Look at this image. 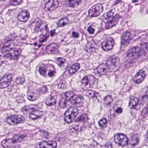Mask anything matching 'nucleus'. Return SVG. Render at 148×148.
Masks as SVG:
<instances>
[{
	"label": "nucleus",
	"instance_id": "obj_1",
	"mask_svg": "<svg viewBox=\"0 0 148 148\" xmlns=\"http://www.w3.org/2000/svg\"><path fill=\"white\" fill-rule=\"evenodd\" d=\"M65 99L68 101L70 100L71 103L76 107L80 108L83 105L84 97L81 95H75L72 91L64 93Z\"/></svg>",
	"mask_w": 148,
	"mask_h": 148
},
{
	"label": "nucleus",
	"instance_id": "obj_2",
	"mask_svg": "<svg viewBox=\"0 0 148 148\" xmlns=\"http://www.w3.org/2000/svg\"><path fill=\"white\" fill-rule=\"evenodd\" d=\"M145 56V53L139 47H134L129 49L126 53V57L131 60L137 59L143 61Z\"/></svg>",
	"mask_w": 148,
	"mask_h": 148
},
{
	"label": "nucleus",
	"instance_id": "obj_3",
	"mask_svg": "<svg viewBox=\"0 0 148 148\" xmlns=\"http://www.w3.org/2000/svg\"><path fill=\"white\" fill-rule=\"evenodd\" d=\"M5 121L10 125H14L18 123H23L25 118L21 115H15L7 116Z\"/></svg>",
	"mask_w": 148,
	"mask_h": 148
},
{
	"label": "nucleus",
	"instance_id": "obj_4",
	"mask_svg": "<svg viewBox=\"0 0 148 148\" xmlns=\"http://www.w3.org/2000/svg\"><path fill=\"white\" fill-rule=\"evenodd\" d=\"M114 140L116 144L122 147L126 146L128 144V139L126 135L123 134L118 133L114 135Z\"/></svg>",
	"mask_w": 148,
	"mask_h": 148
},
{
	"label": "nucleus",
	"instance_id": "obj_5",
	"mask_svg": "<svg viewBox=\"0 0 148 148\" xmlns=\"http://www.w3.org/2000/svg\"><path fill=\"white\" fill-rule=\"evenodd\" d=\"M113 14L112 10H111L102 15V25L105 26L106 29H110L114 26L111 20L107 21V19L111 16Z\"/></svg>",
	"mask_w": 148,
	"mask_h": 148
},
{
	"label": "nucleus",
	"instance_id": "obj_6",
	"mask_svg": "<svg viewBox=\"0 0 148 148\" xmlns=\"http://www.w3.org/2000/svg\"><path fill=\"white\" fill-rule=\"evenodd\" d=\"M45 3L44 9L50 12L53 11L58 7L59 3L58 0H45Z\"/></svg>",
	"mask_w": 148,
	"mask_h": 148
},
{
	"label": "nucleus",
	"instance_id": "obj_7",
	"mask_svg": "<svg viewBox=\"0 0 148 148\" xmlns=\"http://www.w3.org/2000/svg\"><path fill=\"white\" fill-rule=\"evenodd\" d=\"M95 78L92 75H86L82 79L81 82L87 88L93 87L95 82Z\"/></svg>",
	"mask_w": 148,
	"mask_h": 148
},
{
	"label": "nucleus",
	"instance_id": "obj_8",
	"mask_svg": "<svg viewBox=\"0 0 148 148\" xmlns=\"http://www.w3.org/2000/svg\"><path fill=\"white\" fill-rule=\"evenodd\" d=\"M12 79V74L5 75L0 79V88H7L10 85Z\"/></svg>",
	"mask_w": 148,
	"mask_h": 148
},
{
	"label": "nucleus",
	"instance_id": "obj_9",
	"mask_svg": "<svg viewBox=\"0 0 148 148\" xmlns=\"http://www.w3.org/2000/svg\"><path fill=\"white\" fill-rule=\"evenodd\" d=\"M29 17V12L28 10L22 8L20 9L17 16L19 21L25 22L28 20Z\"/></svg>",
	"mask_w": 148,
	"mask_h": 148
},
{
	"label": "nucleus",
	"instance_id": "obj_10",
	"mask_svg": "<svg viewBox=\"0 0 148 148\" xmlns=\"http://www.w3.org/2000/svg\"><path fill=\"white\" fill-rule=\"evenodd\" d=\"M146 75V73L144 70H140L134 76V82L138 84L142 82L144 80Z\"/></svg>",
	"mask_w": 148,
	"mask_h": 148
},
{
	"label": "nucleus",
	"instance_id": "obj_11",
	"mask_svg": "<svg viewBox=\"0 0 148 148\" xmlns=\"http://www.w3.org/2000/svg\"><path fill=\"white\" fill-rule=\"evenodd\" d=\"M38 145V148H56L57 146V143L55 141L40 142Z\"/></svg>",
	"mask_w": 148,
	"mask_h": 148
},
{
	"label": "nucleus",
	"instance_id": "obj_12",
	"mask_svg": "<svg viewBox=\"0 0 148 148\" xmlns=\"http://www.w3.org/2000/svg\"><path fill=\"white\" fill-rule=\"evenodd\" d=\"M26 136V135H20L18 137V139H17L4 140L1 142V145L3 147L6 148L8 146V143H17L23 140Z\"/></svg>",
	"mask_w": 148,
	"mask_h": 148
},
{
	"label": "nucleus",
	"instance_id": "obj_13",
	"mask_svg": "<svg viewBox=\"0 0 148 148\" xmlns=\"http://www.w3.org/2000/svg\"><path fill=\"white\" fill-rule=\"evenodd\" d=\"M132 34L130 32L126 31L122 35L121 39V44L124 46H127L130 43V40L132 39Z\"/></svg>",
	"mask_w": 148,
	"mask_h": 148
},
{
	"label": "nucleus",
	"instance_id": "obj_14",
	"mask_svg": "<svg viewBox=\"0 0 148 148\" xmlns=\"http://www.w3.org/2000/svg\"><path fill=\"white\" fill-rule=\"evenodd\" d=\"M114 43V40L112 38L110 37H107L104 45V47L106 49L102 46V49L104 51H107L111 50L113 48Z\"/></svg>",
	"mask_w": 148,
	"mask_h": 148
},
{
	"label": "nucleus",
	"instance_id": "obj_15",
	"mask_svg": "<svg viewBox=\"0 0 148 148\" xmlns=\"http://www.w3.org/2000/svg\"><path fill=\"white\" fill-rule=\"evenodd\" d=\"M140 101L138 98L133 97V99H132V97H131L129 102V104L130 106H132V108L138 110L139 108V104Z\"/></svg>",
	"mask_w": 148,
	"mask_h": 148
},
{
	"label": "nucleus",
	"instance_id": "obj_16",
	"mask_svg": "<svg viewBox=\"0 0 148 148\" xmlns=\"http://www.w3.org/2000/svg\"><path fill=\"white\" fill-rule=\"evenodd\" d=\"M56 62L58 66H60L63 69L66 68L68 66L67 61L64 58H58L57 59Z\"/></svg>",
	"mask_w": 148,
	"mask_h": 148
},
{
	"label": "nucleus",
	"instance_id": "obj_17",
	"mask_svg": "<svg viewBox=\"0 0 148 148\" xmlns=\"http://www.w3.org/2000/svg\"><path fill=\"white\" fill-rule=\"evenodd\" d=\"M89 16L91 17L97 16L99 14V12L96 6L94 5L88 11Z\"/></svg>",
	"mask_w": 148,
	"mask_h": 148
},
{
	"label": "nucleus",
	"instance_id": "obj_18",
	"mask_svg": "<svg viewBox=\"0 0 148 148\" xmlns=\"http://www.w3.org/2000/svg\"><path fill=\"white\" fill-rule=\"evenodd\" d=\"M41 25L40 22L34 21L31 22L30 25L31 27H34V29L35 32H41V29L40 28Z\"/></svg>",
	"mask_w": 148,
	"mask_h": 148
},
{
	"label": "nucleus",
	"instance_id": "obj_19",
	"mask_svg": "<svg viewBox=\"0 0 148 148\" xmlns=\"http://www.w3.org/2000/svg\"><path fill=\"white\" fill-rule=\"evenodd\" d=\"M130 138H132V140L135 141V143L131 144L132 146H135L137 145L139 142V135L135 133H132L130 134Z\"/></svg>",
	"mask_w": 148,
	"mask_h": 148
},
{
	"label": "nucleus",
	"instance_id": "obj_20",
	"mask_svg": "<svg viewBox=\"0 0 148 148\" xmlns=\"http://www.w3.org/2000/svg\"><path fill=\"white\" fill-rule=\"evenodd\" d=\"M57 45L55 43L50 44L47 46L46 48V51L49 53H54L57 49Z\"/></svg>",
	"mask_w": 148,
	"mask_h": 148
},
{
	"label": "nucleus",
	"instance_id": "obj_21",
	"mask_svg": "<svg viewBox=\"0 0 148 148\" xmlns=\"http://www.w3.org/2000/svg\"><path fill=\"white\" fill-rule=\"evenodd\" d=\"M12 40H7L5 41L2 49V51L3 52H5L10 51L13 48L9 47L10 46V45L12 43Z\"/></svg>",
	"mask_w": 148,
	"mask_h": 148
},
{
	"label": "nucleus",
	"instance_id": "obj_22",
	"mask_svg": "<svg viewBox=\"0 0 148 148\" xmlns=\"http://www.w3.org/2000/svg\"><path fill=\"white\" fill-rule=\"evenodd\" d=\"M79 68V64L78 63H75L71 66L70 69L67 70V72L70 74H74L76 72Z\"/></svg>",
	"mask_w": 148,
	"mask_h": 148
},
{
	"label": "nucleus",
	"instance_id": "obj_23",
	"mask_svg": "<svg viewBox=\"0 0 148 148\" xmlns=\"http://www.w3.org/2000/svg\"><path fill=\"white\" fill-rule=\"evenodd\" d=\"M1 57V62L2 63H4L6 61L13 59V56L10 53H8L3 56H0Z\"/></svg>",
	"mask_w": 148,
	"mask_h": 148
},
{
	"label": "nucleus",
	"instance_id": "obj_24",
	"mask_svg": "<svg viewBox=\"0 0 148 148\" xmlns=\"http://www.w3.org/2000/svg\"><path fill=\"white\" fill-rule=\"evenodd\" d=\"M69 113H70L72 115L73 117L75 118L79 113V111L77 108L75 107H71L67 110Z\"/></svg>",
	"mask_w": 148,
	"mask_h": 148
},
{
	"label": "nucleus",
	"instance_id": "obj_25",
	"mask_svg": "<svg viewBox=\"0 0 148 148\" xmlns=\"http://www.w3.org/2000/svg\"><path fill=\"white\" fill-rule=\"evenodd\" d=\"M89 119L88 115L85 113L82 114L79 117L77 118L76 120V121H80L83 123L87 122Z\"/></svg>",
	"mask_w": 148,
	"mask_h": 148
},
{
	"label": "nucleus",
	"instance_id": "obj_26",
	"mask_svg": "<svg viewBox=\"0 0 148 148\" xmlns=\"http://www.w3.org/2000/svg\"><path fill=\"white\" fill-rule=\"evenodd\" d=\"M68 112L66 110L64 114V120L66 122L68 123H71L72 121L75 118L73 117V116L71 114H67Z\"/></svg>",
	"mask_w": 148,
	"mask_h": 148
},
{
	"label": "nucleus",
	"instance_id": "obj_27",
	"mask_svg": "<svg viewBox=\"0 0 148 148\" xmlns=\"http://www.w3.org/2000/svg\"><path fill=\"white\" fill-rule=\"evenodd\" d=\"M82 0H69L68 5L70 7H74L81 3Z\"/></svg>",
	"mask_w": 148,
	"mask_h": 148
},
{
	"label": "nucleus",
	"instance_id": "obj_28",
	"mask_svg": "<svg viewBox=\"0 0 148 148\" xmlns=\"http://www.w3.org/2000/svg\"><path fill=\"white\" fill-rule=\"evenodd\" d=\"M138 39L140 41V43L141 45L146 44L147 43L148 36L146 34H143L141 36H139Z\"/></svg>",
	"mask_w": 148,
	"mask_h": 148
},
{
	"label": "nucleus",
	"instance_id": "obj_29",
	"mask_svg": "<svg viewBox=\"0 0 148 148\" xmlns=\"http://www.w3.org/2000/svg\"><path fill=\"white\" fill-rule=\"evenodd\" d=\"M38 114L39 111L35 110L34 112H32L30 114L29 117L32 120H35L40 118V116L38 115Z\"/></svg>",
	"mask_w": 148,
	"mask_h": 148
},
{
	"label": "nucleus",
	"instance_id": "obj_30",
	"mask_svg": "<svg viewBox=\"0 0 148 148\" xmlns=\"http://www.w3.org/2000/svg\"><path fill=\"white\" fill-rule=\"evenodd\" d=\"M38 70L40 74L44 77H45L46 75L47 69L45 66L44 65H40L39 68Z\"/></svg>",
	"mask_w": 148,
	"mask_h": 148
},
{
	"label": "nucleus",
	"instance_id": "obj_31",
	"mask_svg": "<svg viewBox=\"0 0 148 148\" xmlns=\"http://www.w3.org/2000/svg\"><path fill=\"white\" fill-rule=\"evenodd\" d=\"M95 93L96 94V91L91 90H88L86 92V95L90 99H94V96L99 95L98 94H95Z\"/></svg>",
	"mask_w": 148,
	"mask_h": 148
},
{
	"label": "nucleus",
	"instance_id": "obj_32",
	"mask_svg": "<svg viewBox=\"0 0 148 148\" xmlns=\"http://www.w3.org/2000/svg\"><path fill=\"white\" fill-rule=\"evenodd\" d=\"M122 17L119 14H116L115 16L113 17L111 21L115 26L118 22L119 20L122 18Z\"/></svg>",
	"mask_w": 148,
	"mask_h": 148
},
{
	"label": "nucleus",
	"instance_id": "obj_33",
	"mask_svg": "<svg viewBox=\"0 0 148 148\" xmlns=\"http://www.w3.org/2000/svg\"><path fill=\"white\" fill-rule=\"evenodd\" d=\"M112 101V99L110 95H108L103 99L104 103L106 106L110 105Z\"/></svg>",
	"mask_w": 148,
	"mask_h": 148
},
{
	"label": "nucleus",
	"instance_id": "obj_34",
	"mask_svg": "<svg viewBox=\"0 0 148 148\" xmlns=\"http://www.w3.org/2000/svg\"><path fill=\"white\" fill-rule=\"evenodd\" d=\"M27 97L28 100L31 101H34L38 99V96L37 94L33 92L30 95H28Z\"/></svg>",
	"mask_w": 148,
	"mask_h": 148
},
{
	"label": "nucleus",
	"instance_id": "obj_35",
	"mask_svg": "<svg viewBox=\"0 0 148 148\" xmlns=\"http://www.w3.org/2000/svg\"><path fill=\"white\" fill-rule=\"evenodd\" d=\"M68 101L64 98H61L59 101L58 104L61 108H64L66 107L67 102Z\"/></svg>",
	"mask_w": 148,
	"mask_h": 148
},
{
	"label": "nucleus",
	"instance_id": "obj_36",
	"mask_svg": "<svg viewBox=\"0 0 148 148\" xmlns=\"http://www.w3.org/2000/svg\"><path fill=\"white\" fill-rule=\"evenodd\" d=\"M48 38V36L47 35L46 32H42V35L40 36V42H42L45 41Z\"/></svg>",
	"mask_w": 148,
	"mask_h": 148
},
{
	"label": "nucleus",
	"instance_id": "obj_37",
	"mask_svg": "<svg viewBox=\"0 0 148 148\" xmlns=\"http://www.w3.org/2000/svg\"><path fill=\"white\" fill-rule=\"evenodd\" d=\"M21 52V51L20 49H14L13 53L14 54L13 57V59L15 60L18 59L19 58Z\"/></svg>",
	"mask_w": 148,
	"mask_h": 148
},
{
	"label": "nucleus",
	"instance_id": "obj_38",
	"mask_svg": "<svg viewBox=\"0 0 148 148\" xmlns=\"http://www.w3.org/2000/svg\"><path fill=\"white\" fill-rule=\"evenodd\" d=\"M65 81L58 79L57 80L58 87L60 89H64L65 86Z\"/></svg>",
	"mask_w": 148,
	"mask_h": 148
},
{
	"label": "nucleus",
	"instance_id": "obj_39",
	"mask_svg": "<svg viewBox=\"0 0 148 148\" xmlns=\"http://www.w3.org/2000/svg\"><path fill=\"white\" fill-rule=\"evenodd\" d=\"M119 63V59L118 57L113 58H112L111 64L112 65L116 66L118 65Z\"/></svg>",
	"mask_w": 148,
	"mask_h": 148
},
{
	"label": "nucleus",
	"instance_id": "obj_40",
	"mask_svg": "<svg viewBox=\"0 0 148 148\" xmlns=\"http://www.w3.org/2000/svg\"><path fill=\"white\" fill-rule=\"evenodd\" d=\"M25 79L23 76H18L16 79V82L17 84H22L25 82Z\"/></svg>",
	"mask_w": 148,
	"mask_h": 148
},
{
	"label": "nucleus",
	"instance_id": "obj_41",
	"mask_svg": "<svg viewBox=\"0 0 148 148\" xmlns=\"http://www.w3.org/2000/svg\"><path fill=\"white\" fill-rule=\"evenodd\" d=\"M11 4L12 5L16 6L21 4L23 0H11Z\"/></svg>",
	"mask_w": 148,
	"mask_h": 148
},
{
	"label": "nucleus",
	"instance_id": "obj_42",
	"mask_svg": "<svg viewBox=\"0 0 148 148\" xmlns=\"http://www.w3.org/2000/svg\"><path fill=\"white\" fill-rule=\"evenodd\" d=\"M147 113H148V103L145 106V108L141 112V114L143 116L147 115Z\"/></svg>",
	"mask_w": 148,
	"mask_h": 148
},
{
	"label": "nucleus",
	"instance_id": "obj_43",
	"mask_svg": "<svg viewBox=\"0 0 148 148\" xmlns=\"http://www.w3.org/2000/svg\"><path fill=\"white\" fill-rule=\"evenodd\" d=\"M40 134L42 137L45 138L48 136V133L44 130H42L40 131Z\"/></svg>",
	"mask_w": 148,
	"mask_h": 148
},
{
	"label": "nucleus",
	"instance_id": "obj_44",
	"mask_svg": "<svg viewBox=\"0 0 148 148\" xmlns=\"http://www.w3.org/2000/svg\"><path fill=\"white\" fill-rule=\"evenodd\" d=\"M40 92L45 94L48 91L47 88L45 86H43L40 88Z\"/></svg>",
	"mask_w": 148,
	"mask_h": 148
},
{
	"label": "nucleus",
	"instance_id": "obj_45",
	"mask_svg": "<svg viewBox=\"0 0 148 148\" xmlns=\"http://www.w3.org/2000/svg\"><path fill=\"white\" fill-rule=\"evenodd\" d=\"M55 73L56 71H55L50 69L49 70L48 75L49 77H51L54 76Z\"/></svg>",
	"mask_w": 148,
	"mask_h": 148
},
{
	"label": "nucleus",
	"instance_id": "obj_46",
	"mask_svg": "<svg viewBox=\"0 0 148 148\" xmlns=\"http://www.w3.org/2000/svg\"><path fill=\"white\" fill-rule=\"evenodd\" d=\"M103 148H112V144L109 141H108L103 145Z\"/></svg>",
	"mask_w": 148,
	"mask_h": 148
},
{
	"label": "nucleus",
	"instance_id": "obj_47",
	"mask_svg": "<svg viewBox=\"0 0 148 148\" xmlns=\"http://www.w3.org/2000/svg\"><path fill=\"white\" fill-rule=\"evenodd\" d=\"M141 100L144 103L147 102L148 99V95L146 94L143 95L141 97Z\"/></svg>",
	"mask_w": 148,
	"mask_h": 148
},
{
	"label": "nucleus",
	"instance_id": "obj_48",
	"mask_svg": "<svg viewBox=\"0 0 148 148\" xmlns=\"http://www.w3.org/2000/svg\"><path fill=\"white\" fill-rule=\"evenodd\" d=\"M72 36L73 38H77L79 37V34L78 32L73 31L72 33Z\"/></svg>",
	"mask_w": 148,
	"mask_h": 148
},
{
	"label": "nucleus",
	"instance_id": "obj_49",
	"mask_svg": "<svg viewBox=\"0 0 148 148\" xmlns=\"http://www.w3.org/2000/svg\"><path fill=\"white\" fill-rule=\"evenodd\" d=\"M87 30L90 34H92L94 33L95 30L92 27L90 26L88 27Z\"/></svg>",
	"mask_w": 148,
	"mask_h": 148
},
{
	"label": "nucleus",
	"instance_id": "obj_50",
	"mask_svg": "<svg viewBox=\"0 0 148 148\" xmlns=\"http://www.w3.org/2000/svg\"><path fill=\"white\" fill-rule=\"evenodd\" d=\"M102 122H103V124H102V127H106L107 126L106 123L107 122V119L105 118H102Z\"/></svg>",
	"mask_w": 148,
	"mask_h": 148
},
{
	"label": "nucleus",
	"instance_id": "obj_51",
	"mask_svg": "<svg viewBox=\"0 0 148 148\" xmlns=\"http://www.w3.org/2000/svg\"><path fill=\"white\" fill-rule=\"evenodd\" d=\"M27 108L29 110V112L31 110H34V106L33 105H29L28 106H27Z\"/></svg>",
	"mask_w": 148,
	"mask_h": 148
},
{
	"label": "nucleus",
	"instance_id": "obj_52",
	"mask_svg": "<svg viewBox=\"0 0 148 148\" xmlns=\"http://www.w3.org/2000/svg\"><path fill=\"white\" fill-rule=\"evenodd\" d=\"M96 93L97 94H98L99 95L97 96H94V100H95L96 99H97L98 101H99L100 99H101V96L99 94V93L96 92ZM96 93H95V94H96Z\"/></svg>",
	"mask_w": 148,
	"mask_h": 148
},
{
	"label": "nucleus",
	"instance_id": "obj_53",
	"mask_svg": "<svg viewBox=\"0 0 148 148\" xmlns=\"http://www.w3.org/2000/svg\"><path fill=\"white\" fill-rule=\"evenodd\" d=\"M23 112H29V110L27 108V106H25L24 107H23L21 108Z\"/></svg>",
	"mask_w": 148,
	"mask_h": 148
},
{
	"label": "nucleus",
	"instance_id": "obj_54",
	"mask_svg": "<svg viewBox=\"0 0 148 148\" xmlns=\"http://www.w3.org/2000/svg\"><path fill=\"white\" fill-rule=\"evenodd\" d=\"M66 23L64 22H62V21H60L59 23V25L60 27H62L66 25Z\"/></svg>",
	"mask_w": 148,
	"mask_h": 148
},
{
	"label": "nucleus",
	"instance_id": "obj_55",
	"mask_svg": "<svg viewBox=\"0 0 148 148\" xmlns=\"http://www.w3.org/2000/svg\"><path fill=\"white\" fill-rule=\"evenodd\" d=\"M133 61L132 60L130 61V62L128 61H127V62L125 64V67H126L127 65H128L129 66H131L132 64Z\"/></svg>",
	"mask_w": 148,
	"mask_h": 148
},
{
	"label": "nucleus",
	"instance_id": "obj_56",
	"mask_svg": "<svg viewBox=\"0 0 148 148\" xmlns=\"http://www.w3.org/2000/svg\"><path fill=\"white\" fill-rule=\"evenodd\" d=\"M50 101H51V102H52L54 105H55L56 103V99L52 97H51Z\"/></svg>",
	"mask_w": 148,
	"mask_h": 148
},
{
	"label": "nucleus",
	"instance_id": "obj_57",
	"mask_svg": "<svg viewBox=\"0 0 148 148\" xmlns=\"http://www.w3.org/2000/svg\"><path fill=\"white\" fill-rule=\"evenodd\" d=\"M69 131L70 133L73 132L76 133L77 132L76 130L75 129V128L74 127H72V128H70L69 129Z\"/></svg>",
	"mask_w": 148,
	"mask_h": 148
},
{
	"label": "nucleus",
	"instance_id": "obj_58",
	"mask_svg": "<svg viewBox=\"0 0 148 148\" xmlns=\"http://www.w3.org/2000/svg\"><path fill=\"white\" fill-rule=\"evenodd\" d=\"M55 29H53L50 31V34L52 37L56 34Z\"/></svg>",
	"mask_w": 148,
	"mask_h": 148
},
{
	"label": "nucleus",
	"instance_id": "obj_59",
	"mask_svg": "<svg viewBox=\"0 0 148 148\" xmlns=\"http://www.w3.org/2000/svg\"><path fill=\"white\" fill-rule=\"evenodd\" d=\"M45 29H41V32H46V33L47 32V31L48 30V26L47 25H46L45 26Z\"/></svg>",
	"mask_w": 148,
	"mask_h": 148
},
{
	"label": "nucleus",
	"instance_id": "obj_60",
	"mask_svg": "<svg viewBox=\"0 0 148 148\" xmlns=\"http://www.w3.org/2000/svg\"><path fill=\"white\" fill-rule=\"evenodd\" d=\"M122 112V110L121 108H118L116 110L115 112L117 113H121Z\"/></svg>",
	"mask_w": 148,
	"mask_h": 148
},
{
	"label": "nucleus",
	"instance_id": "obj_61",
	"mask_svg": "<svg viewBox=\"0 0 148 148\" xmlns=\"http://www.w3.org/2000/svg\"><path fill=\"white\" fill-rule=\"evenodd\" d=\"M46 104L48 106H53L54 104L52 103V102H51V101H48V102H46Z\"/></svg>",
	"mask_w": 148,
	"mask_h": 148
},
{
	"label": "nucleus",
	"instance_id": "obj_62",
	"mask_svg": "<svg viewBox=\"0 0 148 148\" xmlns=\"http://www.w3.org/2000/svg\"><path fill=\"white\" fill-rule=\"evenodd\" d=\"M101 70L99 69H98L97 70V73L98 74L99 77H101Z\"/></svg>",
	"mask_w": 148,
	"mask_h": 148
},
{
	"label": "nucleus",
	"instance_id": "obj_63",
	"mask_svg": "<svg viewBox=\"0 0 148 148\" xmlns=\"http://www.w3.org/2000/svg\"><path fill=\"white\" fill-rule=\"evenodd\" d=\"M121 0H117L115 2V3H114V5H116L119 4V3H120L121 2Z\"/></svg>",
	"mask_w": 148,
	"mask_h": 148
},
{
	"label": "nucleus",
	"instance_id": "obj_64",
	"mask_svg": "<svg viewBox=\"0 0 148 148\" xmlns=\"http://www.w3.org/2000/svg\"><path fill=\"white\" fill-rule=\"evenodd\" d=\"M132 8V6L131 5L129 4L128 5V10H130Z\"/></svg>",
	"mask_w": 148,
	"mask_h": 148
}]
</instances>
